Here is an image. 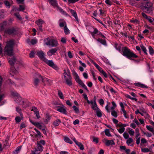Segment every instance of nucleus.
I'll return each instance as SVG.
<instances>
[{"label":"nucleus","instance_id":"1","mask_svg":"<svg viewBox=\"0 0 154 154\" xmlns=\"http://www.w3.org/2000/svg\"><path fill=\"white\" fill-rule=\"evenodd\" d=\"M6 45L4 48V54L8 56H11L14 55L13 46L14 44L13 40H10L6 42Z\"/></svg>","mask_w":154,"mask_h":154},{"label":"nucleus","instance_id":"2","mask_svg":"<svg viewBox=\"0 0 154 154\" xmlns=\"http://www.w3.org/2000/svg\"><path fill=\"white\" fill-rule=\"evenodd\" d=\"M123 54L124 56L126 57L129 58H137V56L133 52H131L130 50L127 47H124L123 48Z\"/></svg>","mask_w":154,"mask_h":154},{"label":"nucleus","instance_id":"3","mask_svg":"<svg viewBox=\"0 0 154 154\" xmlns=\"http://www.w3.org/2000/svg\"><path fill=\"white\" fill-rule=\"evenodd\" d=\"M64 72L63 74L64 76L66 83L68 85L70 86L72 85V77L69 73H67L66 70H64Z\"/></svg>","mask_w":154,"mask_h":154},{"label":"nucleus","instance_id":"4","mask_svg":"<svg viewBox=\"0 0 154 154\" xmlns=\"http://www.w3.org/2000/svg\"><path fill=\"white\" fill-rule=\"evenodd\" d=\"M152 3L150 2H148L144 4L143 7V9L144 11L147 13H149L152 10Z\"/></svg>","mask_w":154,"mask_h":154},{"label":"nucleus","instance_id":"5","mask_svg":"<svg viewBox=\"0 0 154 154\" xmlns=\"http://www.w3.org/2000/svg\"><path fill=\"white\" fill-rule=\"evenodd\" d=\"M75 80L80 85H81L83 88L86 90L87 91H88V90L86 86L84 84L82 81L80 79L79 76L76 73H75Z\"/></svg>","mask_w":154,"mask_h":154},{"label":"nucleus","instance_id":"6","mask_svg":"<svg viewBox=\"0 0 154 154\" xmlns=\"http://www.w3.org/2000/svg\"><path fill=\"white\" fill-rule=\"evenodd\" d=\"M42 150V146L39 143H37V147L35 148L34 150L32 151V154H39Z\"/></svg>","mask_w":154,"mask_h":154},{"label":"nucleus","instance_id":"7","mask_svg":"<svg viewBox=\"0 0 154 154\" xmlns=\"http://www.w3.org/2000/svg\"><path fill=\"white\" fill-rule=\"evenodd\" d=\"M49 66L52 67L56 70H57L58 69L57 66L54 63L52 60H48L47 59H45L44 61Z\"/></svg>","mask_w":154,"mask_h":154},{"label":"nucleus","instance_id":"8","mask_svg":"<svg viewBox=\"0 0 154 154\" xmlns=\"http://www.w3.org/2000/svg\"><path fill=\"white\" fill-rule=\"evenodd\" d=\"M57 111L65 114H66L67 112L65 108V106L62 104L60 105V106L57 107Z\"/></svg>","mask_w":154,"mask_h":154},{"label":"nucleus","instance_id":"9","mask_svg":"<svg viewBox=\"0 0 154 154\" xmlns=\"http://www.w3.org/2000/svg\"><path fill=\"white\" fill-rule=\"evenodd\" d=\"M39 80H41L44 82L43 77L40 75H38L37 76L35 79L34 80V84L35 86H37L38 84Z\"/></svg>","mask_w":154,"mask_h":154},{"label":"nucleus","instance_id":"10","mask_svg":"<svg viewBox=\"0 0 154 154\" xmlns=\"http://www.w3.org/2000/svg\"><path fill=\"white\" fill-rule=\"evenodd\" d=\"M103 142L107 146H109L110 145H113L115 144L113 140H109L106 139L104 138L103 140Z\"/></svg>","mask_w":154,"mask_h":154},{"label":"nucleus","instance_id":"11","mask_svg":"<svg viewBox=\"0 0 154 154\" xmlns=\"http://www.w3.org/2000/svg\"><path fill=\"white\" fill-rule=\"evenodd\" d=\"M37 54L38 57L44 61L45 59H46L45 57L44 53L42 51H37Z\"/></svg>","mask_w":154,"mask_h":154},{"label":"nucleus","instance_id":"12","mask_svg":"<svg viewBox=\"0 0 154 154\" xmlns=\"http://www.w3.org/2000/svg\"><path fill=\"white\" fill-rule=\"evenodd\" d=\"M11 58H9L8 59V62L11 65H14L17 61L16 57L14 55L11 56Z\"/></svg>","mask_w":154,"mask_h":154},{"label":"nucleus","instance_id":"13","mask_svg":"<svg viewBox=\"0 0 154 154\" xmlns=\"http://www.w3.org/2000/svg\"><path fill=\"white\" fill-rule=\"evenodd\" d=\"M58 48H54L50 50L47 52V54L49 56H51L52 55L54 54L56 51L58 50Z\"/></svg>","mask_w":154,"mask_h":154},{"label":"nucleus","instance_id":"14","mask_svg":"<svg viewBox=\"0 0 154 154\" xmlns=\"http://www.w3.org/2000/svg\"><path fill=\"white\" fill-rule=\"evenodd\" d=\"M29 120L31 123L33 125L36 126L40 129H42V128H43L45 127L41 125V124L39 122H34L30 119Z\"/></svg>","mask_w":154,"mask_h":154},{"label":"nucleus","instance_id":"15","mask_svg":"<svg viewBox=\"0 0 154 154\" xmlns=\"http://www.w3.org/2000/svg\"><path fill=\"white\" fill-rule=\"evenodd\" d=\"M15 31L14 28L13 27L8 28L5 30V32L6 33L8 34H11L14 32Z\"/></svg>","mask_w":154,"mask_h":154},{"label":"nucleus","instance_id":"16","mask_svg":"<svg viewBox=\"0 0 154 154\" xmlns=\"http://www.w3.org/2000/svg\"><path fill=\"white\" fill-rule=\"evenodd\" d=\"M7 25V22L5 21L2 23L0 24V31H3L5 28V26Z\"/></svg>","mask_w":154,"mask_h":154},{"label":"nucleus","instance_id":"17","mask_svg":"<svg viewBox=\"0 0 154 154\" xmlns=\"http://www.w3.org/2000/svg\"><path fill=\"white\" fill-rule=\"evenodd\" d=\"M50 3L54 7L57 6V3L56 0H48Z\"/></svg>","mask_w":154,"mask_h":154},{"label":"nucleus","instance_id":"18","mask_svg":"<svg viewBox=\"0 0 154 154\" xmlns=\"http://www.w3.org/2000/svg\"><path fill=\"white\" fill-rule=\"evenodd\" d=\"M70 11L71 13V14H72V15L75 18L76 20L78 22V18L77 17V15L76 12L74 10H72V9H70Z\"/></svg>","mask_w":154,"mask_h":154},{"label":"nucleus","instance_id":"19","mask_svg":"<svg viewBox=\"0 0 154 154\" xmlns=\"http://www.w3.org/2000/svg\"><path fill=\"white\" fill-rule=\"evenodd\" d=\"M59 26L60 27H62L65 26H66V23L63 20L60 19L59 20Z\"/></svg>","mask_w":154,"mask_h":154},{"label":"nucleus","instance_id":"20","mask_svg":"<svg viewBox=\"0 0 154 154\" xmlns=\"http://www.w3.org/2000/svg\"><path fill=\"white\" fill-rule=\"evenodd\" d=\"M51 116L48 114H46L45 119L44 120V122L45 124H48L51 119Z\"/></svg>","mask_w":154,"mask_h":154},{"label":"nucleus","instance_id":"21","mask_svg":"<svg viewBox=\"0 0 154 154\" xmlns=\"http://www.w3.org/2000/svg\"><path fill=\"white\" fill-rule=\"evenodd\" d=\"M44 23V21L41 19H39L35 22V23L37 24L38 26H42V24Z\"/></svg>","mask_w":154,"mask_h":154},{"label":"nucleus","instance_id":"22","mask_svg":"<svg viewBox=\"0 0 154 154\" xmlns=\"http://www.w3.org/2000/svg\"><path fill=\"white\" fill-rule=\"evenodd\" d=\"M94 31L91 32V34L92 35H93L95 34L100 35L101 34V32H99L97 28H94Z\"/></svg>","mask_w":154,"mask_h":154},{"label":"nucleus","instance_id":"23","mask_svg":"<svg viewBox=\"0 0 154 154\" xmlns=\"http://www.w3.org/2000/svg\"><path fill=\"white\" fill-rule=\"evenodd\" d=\"M91 108L93 110L95 111L99 109L97 106L96 100H94V104L92 105Z\"/></svg>","mask_w":154,"mask_h":154},{"label":"nucleus","instance_id":"24","mask_svg":"<svg viewBox=\"0 0 154 154\" xmlns=\"http://www.w3.org/2000/svg\"><path fill=\"white\" fill-rule=\"evenodd\" d=\"M58 45L57 42L54 40H51V45L52 47H56Z\"/></svg>","mask_w":154,"mask_h":154},{"label":"nucleus","instance_id":"25","mask_svg":"<svg viewBox=\"0 0 154 154\" xmlns=\"http://www.w3.org/2000/svg\"><path fill=\"white\" fill-rule=\"evenodd\" d=\"M55 8H57V10L58 11H59L60 12L62 13L63 14L67 15V14L66 13V12L63 11V10L60 7H59L57 5V6H56Z\"/></svg>","mask_w":154,"mask_h":154},{"label":"nucleus","instance_id":"26","mask_svg":"<svg viewBox=\"0 0 154 154\" xmlns=\"http://www.w3.org/2000/svg\"><path fill=\"white\" fill-rule=\"evenodd\" d=\"M64 140L65 141L66 143H68L70 144L72 143L73 142L71 140L69 137H64Z\"/></svg>","mask_w":154,"mask_h":154},{"label":"nucleus","instance_id":"27","mask_svg":"<svg viewBox=\"0 0 154 154\" xmlns=\"http://www.w3.org/2000/svg\"><path fill=\"white\" fill-rule=\"evenodd\" d=\"M61 122V120L60 119H57L53 122V124L54 126H58Z\"/></svg>","mask_w":154,"mask_h":154},{"label":"nucleus","instance_id":"28","mask_svg":"<svg viewBox=\"0 0 154 154\" xmlns=\"http://www.w3.org/2000/svg\"><path fill=\"white\" fill-rule=\"evenodd\" d=\"M21 148V146H18L16 149L13 152V154H17L20 151V150Z\"/></svg>","mask_w":154,"mask_h":154},{"label":"nucleus","instance_id":"29","mask_svg":"<svg viewBox=\"0 0 154 154\" xmlns=\"http://www.w3.org/2000/svg\"><path fill=\"white\" fill-rule=\"evenodd\" d=\"M45 44L48 45H51V40H50L49 38H48L46 39L45 40Z\"/></svg>","mask_w":154,"mask_h":154},{"label":"nucleus","instance_id":"30","mask_svg":"<svg viewBox=\"0 0 154 154\" xmlns=\"http://www.w3.org/2000/svg\"><path fill=\"white\" fill-rule=\"evenodd\" d=\"M76 144L79 147L81 150L84 149V146L81 143L78 142Z\"/></svg>","mask_w":154,"mask_h":154},{"label":"nucleus","instance_id":"31","mask_svg":"<svg viewBox=\"0 0 154 154\" xmlns=\"http://www.w3.org/2000/svg\"><path fill=\"white\" fill-rule=\"evenodd\" d=\"M97 116L98 117H101L102 116V114L100 110L99 109L96 111Z\"/></svg>","mask_w":154,"mask_h":154},{"label":"nucleus","instance_id":"32","mask_svg":"<svg viewBox=\"0 0 154 154\" xmlns=\"http://www.w3.org/2000/svg\"><path fill=\"white\" fill-rule=\"evenodd\" d=\"M97 41L104 45H106V42L105 40H103L99 38L97 39Z\"/></svg>","mask_w":154,"mask_h":154},{"label":"nucleus","instance_id":"33","mask_svg":"<svg viewBox=\"0 0 154 154\" xmlns=\"http://www.w3.org/2000/svg\"><path fill=\"white\" fill-rule=\"evenodd\" d=\"M128 132L131 136H133L134 133V131L131 128H129Z\"/></svg>","mask_w":154,"mask_h":154},{"label":"nucleus","instance_id":"34","mask_svg":"<svg viewBox=\"0 0 154 154\" xmlns=\"http://www.w3.org/2000/svg\"><path fill=\"white\" fill-rule=\"evenodd\" d=\"M122 45L121 44H120L119 45L117 44H115V48L117 50H119V51H120Z\"/></svg>","mask_w":154,"mask_h":154},{"label":"nucleus","instance_id":"35","mask_svg":"<svg viewBox=\"0 0 154 154\" xmlns=\"http://www.w3.org/2000/svg\"><path fill=\"white\" fill-rule=\"evenodd\" d=\"M146 127L147 129L152 132H153L154 131V129L150 126L146 125Z\"/></svg>","mask_w":154,"mask_h":154},{"label":"nucleus","instance_id":"36","mask_svg":"<svg viewBox=\"0 0 154 154\" xmlns=\"http://www.w3.org/2000/svg\"><path fill=\"white\" fill-rule=\"evenodd\" d=\"M111 114L112 116L115 117L116 118L117 117V113L115 110H112L111 112Z\"/></svg>","mask_w":154,"mask_h":154},{"label":"nucleus","instance_id":"37","mask_svg":"<svg viewBox=\"0 0 154 154\" xmlns=\"http://www.w3.org/2000/svg\"><path fill=\"white\" fill-rule=\"evenodd\" d=\"M58 95L60 98L62 99H63L64 98V97L63 96V94L61 91L60 90L58 91Z\"/></svg>","mask_w":154,"mask_h":154},{"label":"nucleus","instance_id":"38","mask_svg":"<svg viewBox=\"0 0 154 154\" xmlns=\"http://www.w3.org/2000/svg\"><path fill=\"white\" fill-rule=\"evenodd\" d=\"M149 53L151 55H152L154 53V51L153 49L150 46L149 47Z\"/></svg>","mask_w":154,"mask_h":154},{"label":"nucleus","instance_id":"39","mask_svg":"<svg viewBox=\"0 0 154 154\" xmlns=\"http://www.w3.org/2000/svg\"><path fill=\"white\" fill-rule=\"evenodd\" d=\"M64 31L66 34H67L69 33V30L67 28L66 26H65L64 28Z\"/></svg>","mask_w":154,"mask_h":154},{"label":"nucleus","instance_id":"40","mask_svg":"<svg viewBox=\"0 0 154 154\" xmlns=\"http://www.w3.org/2000/svg\"><path fill=\"white\" fill-rule=\"evenodd\" d=\"M151 23H152V24H154V19L152 18L151 17H149L146 18Z\"/></svg>","mask_w":154,"mask_h":154},{"label":"nucleus","instance_id":"41","mask_svg":"<svg viewBox=\"0 0 154 154\" xmlns=\"http://www.w3.org/2000/svg\"><path fill=\"white\" fill-rule=\"evenodd\" d=\"M133 140L132 138L129 137L127 140L126 143L128 145H129L131 143L133 142Z\"/></svg>","mask_w":154,"mask_h":154},{"label":"nucleus","instance_id":"42","mask_svg":"<svg viewBox=\"0 0 154 154\" xmlns=\"http://www.w3.org/2000/svg\"><path fill=\"white\" fill-rule=\"evenodd\" d=\"M105 134L109 137L111 136V135L110 134L109 130V129H106L105 131Z\"/></svg>","mask_w":154,"mask_h":154},{"label":"nucleus","instance_id":"43","mask_svg":"<svg viewBox=\"0 0 154 154\" xmlns=\"http://www.w3.org/2000/svg\"><path fill=\"white\" fill-rule=\"evenodd\" d=\"M25 9L24 6L23 5H20L19 8L17 10L19 11H23V10Z\"/></svg>","mask_w":154,"mask_h":154},{"label":"nucleus","instance_id":"44","mask_svg":"<svg viewBox=\"0 0 154 154\" xmlns=\"http://www.w3.org/2000/svg\"><path fill=\"white\" fill-rule=\"evenodd\" d=\"M14 15L19 20H22V18L19 13H15Z\"/></svg>","mask_w":154,"mask_h":154},{"label":"nucleus","instance_id":"45","mask_svg":"<svg viewBox=\"0 0 154 154\" xmlns=\"http://www.w3.org/2000/svg\"><path fill=\"white\" fill-rule=\"evenodd\" d=\"M72 108L76 113H78L79 112V109L75 106H73Z\"/></svg>","mask_w":154,"mask_h":154},{"label":"nucleus","instance_id":"46","mask_svg":"<svg viewBox=\"0 0 154 154\" xmlns=\"http://www.w3.org/2000/svg\"><path fill=\"white\" fill-rule=\"evenodd\" d=\"M123 136L125 139H127L129 138V135L126 132H125L123 134Z\"/></svg>","mask_w":154,"mask_h":154},{"label":"nucleus","instance_id":"47","mask_svg":"<svg viewBox=\"0 0 154 154\" xmlns=\"http://www.w3.org/2000/svg\"><path fill=\"white\" fill-rule=\"evenodd\" d=\"M125 130V128L124 127L119 128L118 129V131L120 134L124 132Z\"/></svg>","mask_w":154,"mask_h":154},{"label":"nucleus","instance_id":"48","mask_svg":"<svg viewBox=\"0 0 154 154\" xmlns=\"http://www.w3.org/2000/svg\"><path fill=\"white\" fill-rule=\"evenodd\" d=\"M141 151L143 152H149V150L147 148H142L141 149Z\"/></svg>","mask_w":154,"mask_h":154},{"label":"nucleus","instance_id":"49","mask_svg":"<svg viewBox=\"0 0 154 154\" xmlns=\"http://www.w3.org/2000/svg\"><path fill=\"white\" fill-rule=\"evenodd\" d=\"M126 97L128 98H129V99H131V100H135L136 101H137V99L136 98H135L134 97H131L129 95H127L126 96Z\"/></svg>","mask_w":154,"mask_h":154},{"label":"nucleus","instance_id":"50","mask_svg":"<svg viewBox=\"0 0 154 154\" xmlns=\"http://www.w3.org/2000/svg\"><path fill=\"white\" fill-rule=\"evenodd\" d=\"M141 48L142 49V50L143 51V52L146 54H147L146 53V48L143 45H142L141 46Z\"/></svg>","mask_w":154,"mask_h":154},{"label":"nucleus","instance_id":"51","mask_svg":"<svg viewBox=\"0 0 154 154\" xmlns=\"http://www.w3.org/2000/svg\"><path fill=\"white\" fill-rule=\"evenodd\" d=\"M31 110L35 112V113L39 112L37 108L35 107H32Z\"/></svg>","mask_w":154,"mask_h":154},{"label":"nucleus","instance_id":"52","mask_svg":"<svg viewBox=\"0 0 154 154\" xmlns=\"http://www.w3.org/2000/svg\"><path fill=\"white\" fill-rule=\"evenodd\" d=\"M35 53L33 51H32L29 54V56L30 57L32 58L34 57Z\"/></svg>","mask_w":154,"mask_h":154},{"label":"nucleus","instance_id":"53","mask_svg":"<svg viewBox=\"0 0 154 154\" xmlns=\"http://www.w3.org/2000/svg\"><path fill=\"white\" fill-rule=\"evenodd\" d=\"M4 2L6 6L8 7L9 8L10 7V4L9 2L7 1H5Z\"/></svg>","mask_w":154,"mask_h":154},{"label":"nucleus","instance_id":"54","mask_svg":"<svg viewBox=\"0 0 154 154\" xmlns=\"http://www.w3.org/2000/svg\"><path fill=\"white\" fill-rule=\"evenodd\" d=\"M37 42V40L36 39H32L31 41V43L32 45H34Z\"/></svg>","mask_w":154,"mask_h":154},{"label":"nucleus","instance_id":"55","mask_svg":"<svg viewBox=\"0 0 154 154\" xmlns=\"http://www.w3.org/2000/svg\"><path fill=\"white\" fill-rule=\"evenodd\" d=\"M43 77V79H44V82H48L49 83H50V82H51V80H50L49 79H48L45 78V77Z\"/></svg>","mask_w":154,"mask_h":154},{"label":"nucleus","instance_id":"56","mask_svg":"<svg viewBox=\"0 0 154 154\" xmlns=\"http://www.w3.org/2000/svg\"><path fill=\"white\" fill-rule=\"evenodd\" d=\"M68 55L69 58H72L73 57V56L72 55V53L70 51H69L68 52Z\"/></svg>","mask_w":154,"mask_h":154},{"label":"nucleus","instance_id":"57","mask_svg":"<svg viewBox=\"0 0 154 154\" xmlns=\"http://www.w3.org/2000/svg\"><path fill=\"white\" fill-rule=\"evenodd\" d=\"M79 0H68V1L69 3H74Z\"/></svg>","mask_w":154,"mask_h":154},{"label":"nucleus","instance_id":"58","mask_svg":"<svg viewBox=\"0 0 154 154\" xmlns=\"http://www.w3.org/2000/svg\"><path fill=\"white\" fill-rule=\"evenodd\" d=\"M15 120L17 122H20L21 120V119L19 117H17L15 118Z\"/></svg>","mask_w":154,"mask_h":154},{"label":"nucleus","instance_id":"59","mask_svg":"<svg viewBox=\"0 0 154 154\" xmlns=\"http://www.w3.org/2000/svg\"><path fill=\"white\" fill-rule=\"evenodd\" d=\"M34 130L37 132V134L38 135H39L40 136H41V133L39 131H38L37 129L35 128H34Z\"/></svg>","mask_w":154,"mask_h":154},{"label":"nucleus","instance_id":"60","mask_svg":"<svg viewBox=\"0 0 154 154\" xmlns=\"http://www.w3.org/2000/svg\"><path fill=\"white\" fill-rule=\"evenodd\" d=\"M26 126V125L25 123H22L21 124L20 126V128L21 129L23 128H25Z\"/></svg>","mask_w":154,"mask_h":154},{"label":"nucleus","instance_id":"61","mask_svg":"<svg viewBox=\"0 0 154 154\" xmlns=\"http://www.w3.org/2000/svg\"><path fill=\"white\" fill-rule=\"evenodd\" d=\"M79 122V121L78 119H76L73 122V124L74 125L78 124Z\"/></svg>","mask_w":154,"mask_h":154},{"label":"nucleus","instance_id":"62","mask_svg":"<svg viewBox=\"0 0 154 154\" xmlns=\"http://www.w3.org/2000/svg\"><path fill=\"white\" fill-rule=\"evenodd\" d=\"M39 143L40 144H42L43 145H45V142L44 140H40L39 143Z\"/></svg>","mask_w":154,"mask_h":154},{"label":"nucleus","instance_id":"63","mask_svg":"<svg viewBox=\"0 0 154 154\" xmlns=\"http://www.w3.org/2000/svg\"><path fill=\"white\" fill-rule=\"evenodd\" d=\"M84 77L85 79H87L88 78V74L86 72H84L83 74Z\"/></svg>","mask_w":154,"mask_h":154},{"label":"nucleus","instance_id":"64","mask_svg":"<svg viewBox=\"0 0 154 154\" xmlns=\"http://www.w3.org/2000/svg\"><path fill=\"white\" fill-rule=\"evenodd\" d=\"M141 142L142 143H146V141L145 139L142 138L141 140Z\"/></svg>","mask_w":154,"mask_h":154}]
</instances>
